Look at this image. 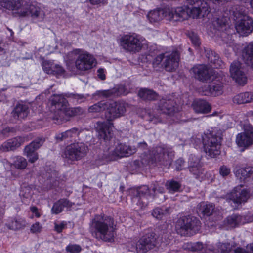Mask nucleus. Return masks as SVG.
Masks as SVG:
<instances>
[{
	"instance_id": "423d86ee",
	"label": "nucleus",
	"mask_w": 253,
	"mask_h": 253,
	"mask_svg": "<svg viewBox=\"0 0 253 253\" xmlns=\"http://www.w3.org/2000/svg\"><path fill=\"white\" fill-rule=\"evenodd\" d=\"M151 188V191L148 186L144 185L139 189L132 190L133 201L137 202V204H140L142 207H145L147 205L149 199L155 198L156 191L162 194L165 191L164 188L159 186L157 182L152 184Z\"/></svg>"
},
{
	"instance_id": "0e129e2a",
	"label": "nucleus",
	"mask_w": 253,
	"mask_h": 253,
	"mask_svg": "<svg viewBox=\"0 0 253 253\" xmlns=\"http://www.w3.org/2000/svg\"><path fill=\"white\" fill-rule=\"evenodd\" d=\"M113 94V92L111 90H102L99 91L97 93V94L105 97H108L111 96Z\"/></svg>"
},
{
	"instance_id": "cd10ccee",
	"label": "nucleus",
	"mask_w": 253,
	"mask_h": 253,
	"mask_svg": "<svg viewBox=\"0 0 253 253\" xmlns=\"http://www.w3.org/2000/svg\"><path fill=\"white\" fill-rule=\"evenodd\" d=\"M234 173L241 182L253 180V167L238 169L235 170Z\"/></svg>"
},
{
	"instance_id": "39448f33",
	"label": "nucleus",
	"mask_w": 253,
	"mask_h": 253,
	"mask_svg": "<svg viewBox=\"0 0 253 253\" xmlns=\"http://www.w3.org/2000/svg\"><path fill=\"white\" fill-rule=\"evenodd\" d=\"M179 53L177 50L157 55L153 60L154 67H162L168 72L174 71L178 66Z\"/></svg>"
},
{
	"instance_id": "f8f14e48",
	"label": "nucleus",
	"mask_w": 253,
	"mask_h": 253,
	"mask_svg": "<svg viewBox=\"0 0 253 253\" xmlns=\"http://www.w3.org/2000/svg\"><path fill=\"white\" fill-rule=\"evenodd\" d=\"M172 148L165 145L157 146L150 152L149 159L152 163L160 162L163 165L170 163L174 157Z\"/></svg>"
},
{
	"instance_id": "a18cd8bd",
	"label": "nucleus",
	"mask_w": 253,
	"mask_h": 253,
	"mask_svg": "<svg viewBox=\"0 0 253 253\" xmlns=\"http://www.w3.org/2000/svg\"><path fill=\"white\" fill-rule=\"evenodd\" d=\"M166 186L170 193L179 192L181 187L179 182L173 180L168 181Z\"/></svg>"
},
{
	"instance_id": "13d9d810",
	"label": "nucleus",
	"mask_w": 253,
	"mask_h": 253,
	"mask_svg": "<svg viewBox=\"0 0 253 253\" xmlns=\"http://www.w3.org/2000/svg\"><path fill=\"white\" fill-rule=\"evenodd\" d=\"M66 223L64 221H62L59 223L55 222L54 223V229L58 233H60L64 229L66 226Z\"/></svg>"
},
{
	"instance_id": "aec40b11",
	"label": "nucleus",
	"mask_w": 253,
	"mask_h": 253,
	"mask_svg": "<svg viewBox=\"0 0 253 253\" xmlns=\"http://www.w3.org/2000/svg\"><path fill=\"white\" fill-rule=\"evenodd\" d=\"M242 185L235 187L228 196V199L237 205L246 202L249 198L250 192L246 189H242Z\"/></svg>"
},
{
	"instance_id": "8fccbe9b",
	"label": "nucleus",
	"mask_w": 253,
	"mask_h": 253,
	"mask_svg": "<svg viewBox=\"0 0 253 253\" xmlns=\"http://www.w3.org/2000/svg\"><path fill=\"white\" fill-rule=\"evenodd\" d=\"M187 35L192 44L195 47H198L200 44V42L199 37L197 34L192 31H190L188 32Z\"/></svg>"
},
{
	"instance_id": "bb28decb",
	"label": "nucleus",
	"mask_w": 253,
	"mask_h": 253,
	"mask_svg": "<svg viewBox=\"0 0 253 253\" xmlns=\"http://www.w3.org/2000/svg\"><path fill=\"white\" fill-rule=\"evenodd\" d=\"M28 140L27 137L25 136L12 138L3 142L1 145L0 149L3 152L14 151Z\"/></svg>"
},
{
	"instance_id": "338daca9",
	"label": "nucleus",
	"mask_w": 253,
	"mask_h": 253,
	"mask_svg": "<svg viewBox=\"0 0 253 253\" xmlns=\"http://www.w3.org/2000/svg\"><path fill=\"white\" fill-rule=\"evenodd\" d=\"M42 227L39 222H36L33 224V233L40 232L41 231Z\"/></svg>"
},
{
	"instance_id": "5701e85b",
	"label": "nucleus",
	"mask_w": 253,
	"mask_h": 253,
	"mask_svg": "<svg viewBox=\"0 0 253 253\" xmlns=\"http://www.w3.org/2000/svg\"><path fill=\"white\" fill-rule=\"evenodd\" d=\"M205 95L217 96L223 92V84L219 81H215L210 84L204 85L201 88Z\"/></svg>"
},
{
	"instance_id": "f704fd0d",
	"label": "nucleus",
	"mask_w": 253,
	"mask_h": 253,
	"mask_svg": "<svg viewBox=\"0 0 253 253\" xmlns=\"http://www.w3.org/2000/svg\"><path fill=\"white\" fill-rule=\"evenodd\" d=\"M79 134L80 132L77 128H73L64 132L57 134L55 136V138L57 142H60L63 140L68 141V140L72 141L73 139H74Z\"/></svg>"
},
{
	"instance_id": "412c9836",
	"label": "nucleus",
	"mask_w": 253,
	"mask_h": 253,
	"mask_svg": "<svg viewBox=\"0 0 253 253\" xmlns=\"http://www.w3.org/2000/svg\"><path fill=\"white\" fill-rule=\"evenodd\" d=\"M42 175V177L45 179V182L47 185H49V188L57 185L58 172L54 166L46 165Z\"/></svg>"
},
{
	"instance_id": "49530a36",
	"label": "nucleus",
	"mask_w": 253,
	"mask_h": 253,
	"mask_svg": "<svg viewBox=\"0 0 253 253\" xmlns=\"http://www.w3.org/2000/svg\"><path fill=\"white\" fill-rule=\"evenodd\" d=\"M197 164V162L195 163V164L191 163V166H189L188 167L190 173L192 174L196 178H198L203 174L204 171L202 166H196Z\"/></svg>"
},
{
	"instance_id": "3c124183",
	"label": "nucleus",
	"mask_w": 253,
	"mask_h": 253,
	"mask_svg": "<svg viewBox=\"0 0 253 253\" xmlns=\"http://www.w3.org/2000/svg\"><path fill=\"white\" fill-rule=\"evenodd\" d=\"M44 142L42 137H37L33 140V151L36 150L41 147Z\"/></svg>"
},
{
	"instance_id": "774afa93",
	"label": "nucleus",
	"mask_w": 253,
	"mask_h": 253,
	"mask_svg": "<svg viewBox=\"0 0 253 253\" xmlns=\"http://www.w3.org/2000/svg\"><path fill=\"white\" fill-rule=\"evenodd\" d=\"M97 72L98 73V76L99 78L102 80H104L105 79V75L104 74L103 69L100 68L98 70Z\"/></svg>"
},
{
	"instance_id": "79ce46f5",
	"label": "nucleus",
	"mask_w": 253,
	"mask_h": 253,
	"mask_svg": "<svg viewBox=\"0 0 253 253\" xmlns=\"http://www.w3.org/2000/svg\"><path fill=\"white\" fill-rule=\"evenodd\" d=\"M171 212V210L170 207H162L161 208H155L152 212V215L158 219H161L162 217L167 215L169 214Z\"/></svg>"
},
{
	"instance_id": "9d476101",
	"label": "nucleus",
	"mask_w": 253,
	"mask_h": 253,
	"mask_svg": "<svg viewBox=\"0 0 253 253\" xmlns=\"http://www.w3.org/2000/svg\"><path fill=\"white\" fill-rule=\"evenodd\" d=\"M136 152V148L125 143H117L114 146L106 147L104 149L102 157L112 160L115 157H128Z\"/></svg>"
},
{
	"instance_id": "603ef678",
	"label": "nucleus",
	"mask_w": 253,
	"mask_h": 253,
	"mask_svg": "<svg viewBox=\"0 0 253 253\" xmlns=\"http://www.w3.org/2000/svg\"><path fill=\"white\" fill-rule=\"evenodd\" d=\"M66 251L71 253H79L82 248L80 246L76 244H70L66 248Z\"/></svg>"
},
{
	"instance_id": "69168bd1",
	"label": "nucleus",
	"mask_w": 253,
	"mask_h": 253,
	"mask_svg": "<svg viewBox=\"0 0 253 253\" xmlns=\"http://www.w3.org/2000/svg\"><path fill=\"white\" fill-rule=\"evenodd\" d=\"M127 93L124 86L120 85L117 88V95H126Z\"/></svg>"
},
{
	"instance_id": "a211bd4d",
	"label": "nucleus",
	"mask_w": 253,
	"mask_h": 253,
	"mask_svg": "<svg viewBox=\"0 0 253 253\" xmlns=\"http://www.w3.org/2000/svg\"><path fill=\"white\" fill-rule=\"evenodd\" d=\"M206 247L218 253H241V247H237L236 243L234 242H218L216 244L215 247L211 246Z\"/></svg>"
},
{
	"instance_id": "393cba45",
	"label": "nucleus",
	"mask_w": 253,
	"mask_h": 253,
	"mask_svg": "<svg viewBox=\"0 0 253 253\" xmlns=\"http://www.w3.org/2000/svg\"><path fill=\"white\" fill-rule=\"evenodd\" d=\"M169 12L168 14V19L174 21H182L189 17V8L186 6L178 7L175 8L167 7Z\"/></svg>"
},
{
	"instance_id": "5fc2aeb1",
	"label": "nucleus",
	"mask_w": 253,
	"mask_h": 253,
	"mask_svg": "<svg viewBox=\"0 0 253 253\" xmlns=\"http://www.w3.org/2000/svg\"><path fill=\"white\" fill-rule=\"evenodd\" d=\"M187 246L195 251H200L204 248V245L201 242H197L192 245L188 244Z\"/></svg>"
},
{
	"instance_id": "a878e982",
	"label": "nucleus",
	"mask_w": 253,
	"mask_h": 253,
	"mask_svg": "<svg viewBox=\"0 0 253 253\" xmlns=\"http://www.w3.org/2000/svg\"><path fill=\"white\" fill-rule=\"evenodd\" d=\"M159 109L162 113L173 116L176 114L179 111L176 102L171 99L167 100L163 99L161 100L159 104Z\"/></svg>"
},
{
	"instance_id": "4c0bfd02",
	"label": "nucleus",
	"mask_w": 253,
	"mask_h": 253,
	"mask_svg": "<svg viewBox=\"0 0 253 253\" xmlns=\"http://www.w3.org/2000/svg\"><path fill=\"white\" fill-rule=\"evenodd\" d=\"M43 7L40 3H35L33 4V20H37L38 21H42L45 17V13Z\"/></svg>"
},
{
	"instance_id": "dca6fc26",
	"label": "nucleus",
	"mask_w": 253,
	"mask_h": 253,
	"mask_svg": "<svg viewBox=\"0 0 253 253\" xmlns=\"http://www.w3.org/2000/svg\"><path fill=\"white\" fill-rule=\"evenodd\" d=\"M196 79L203 83H207L212 80L213 71L209 66L200 64L195 66L191 70Z\"/></svg>"
},
{
	"instance_id": "6e6552de",
	"label": "nucleus",
	"mask_w": 253,
	"mask_h": 253,
	"mask_svg": "<svg viewBox=\"0 0 253 253\" xmlns=\"http://www.w3.org/2000/svg\"><path fill=\"white\" fill-rule=\"evenodd\" d=\"M68 55L75 56V67L82 71L92 69L96 63V60L92 54L82 49H75Z\"/></svg>"
},
{
	"instance_id": "bf43d9fd",
	"label": "nucleus",
	"mask_w": 253,
	"mask_h": 253,
	"mask_svg": "<svg viewBox=\"0 0 253 253\" xmlns=\"http://www.w3.org/2000/svg\"><path fill=\"white\" fill-rule=\"evenodd\" d=\"M197 162L198 164L196 165V166L201 165L200 163V158L194 155H191L189 159V166H191V163L195 164V163H196Z\"/></svg>"
},
{
	"instance_id": "ddd939ff",
	"label": "nucleus",
	"mask_w": 253,
	"mask_h": 253,
	"mask_svg": "<svg viewBox=\"0 0 253 253\" xmlns=\"http://www.w3.org/2000/svg\"><path fill=\"white\" fill-rule=\"evenodd\" d=\"M87 150V147L83 143L72 144L66 148L63 157L71 161L78 160L86 155Z\"/></svg>"
},
{
	"instance_id": "9b49d317",
	"label": "nucleus",
	"mask_w": 253,
	"mask_h": 253,
	"mask_svg": "<svg viewBox=\"0 0 253 253\" xmlns=\"http://www.w3.org/2000/svg\"><path fill=\"white\" fill-rule=\"evenodd\" d=\"M176 228L181 235L189 236L200 230V221L194 216H183L178 220Z\"/></svg>"
},
{
	"instance_id": "37998d69",
	"label": "nucleus",
	"mask_w": 253,
	"mask_h": 253,
	"mask_svg": "<svg viewBox=\"0 0 253 253\" xmlns=\"http://www.w3.org/2000/svg\"><path fill=\"white\" fill-rule=\"evenodd\" d=\"M234 103L240 104L247 103L251 101L250 92H245L235 95L233 98Z\"/></svg>"
},
{
	"instance_id": "4be33fe9",
	"label": "nucleus",
	"mask_w": 253,
	"mask_h": 253,
	"mask_svg": "<svg viewBox=\"0 0 253 253\" xmlns=\"http://www.w3.org/2000/svg\"><path fill=\"white\" fill-rule=\"evenodd\" d=\"M237 32L242 36H247L250 34L253 29V20L249 16H245L235 23Z\"/></svg>"
},
{
	"instance_id": "2f4dec72",
	"label": "nucleus",
	"mask_w": 253,
	"mask_h": 253,
	"mask_svg": "<svg viewBox=\"0 0 253 253\" xmlns=\"http://www.w3.org/2000/svg\"><path fill=\"white\" fill-rule=\"evenodd\" d=\"M5 225L9 229L17 230L24 228L26 225V222L24 219L20 217H10Z\"/></svg>"
},
{
	"instance_id": "20e7f679",
	"label": "nucleus",
	"mask_w": 253,
	"mask_h": 253,
	"mask_svg": "<svg viewBox=\"0 0 253 253\" xmlns=\"http://www.w3.org/2000/svg\"><path fill=\"white\" fill-rule=\"evenodd\" d=\"M0 5L11 11L15 17H25L31 13L30 0H0Z\"/></svg>"
},
{
	"instance_id": "09e8293b",
	"label": "nucleus",
	"mask_w": 253,
	"mask_h": 253,
	"mask_svg": "<svg viewBox=\"0 0 253 253\" xmlns=\"http://www.w3.org/2000/svg\"><path fill=\"white\" fill-rule=\"evenodd\" d=\"M55 63L51 61L45 60L43 61L42 66L43 71L47 74H51L53 73Z\"/></svg>"
},
{
	"instance_id": "0eeeda50",
	"label": "nucleus",
	"mask_w": 253,
	"mask_h": 253,
	"mask_svg": "<svg viewBox=\"0 0 253 253\" xmlns=\"http://www.w3.org/2000/svg\"><path fill=\"white\" fill-rule=\"evenodd\" d=\"M221 136L215 130L204 134L202 142L205 152L211 157L214 158L220 153Z\"/></svg>"
},
{
	"instance_id": "ea45409f",
	"label": "nucleus",
	"mask_w": 253,
	"mask_h": 253,
	"mask_svg": "<svg viewBox=\"0 0 253 253\" xmlns=\"http://www.w3.org/2000/svg\"><path fill=\"white\" fill-rule=\"evenodd\" d=\"M247 9L246 7L241 5H236L233 8L232 10V15L235 21H238L241 19L244 18L245 16H249L247 14Z\"/></svg>"
},
{
	"instance_id": "a19ab883",
	"label": "nucleus",
	"mask_w": 253,
	"mask_h": 253,
	"mask_svg": "<svg viewBox=\"0 0 253 253\" xmlns=\"http://www.w3.org/2000/svg\"><path fill=\"white\" fill-rule=\"evenodd\" d=\"M199 210L204 215L210 216L215 211V206L212 203H201L199 205Z\"/></svg>"
},
{
	"instance_id": "052dcab7",
	"label": "nucleus",
	"mask_w": 253,
	"mask_h": 253,
	"mask_svg": "<svg viewBox=\"0 0 253 253\" xmlns=\"http://www.w3.org/2000/svg\"><path fill=\"white\" fill-rule=\"evenodd\" d=\"M161 240L162 242L164 244L168 245L170 243V241L172 240V237L171 236L169 235V234L166 233L162 235Z\"/></svg>"
},
{
	"instance_id": "2eb2a0df",
	"label": "nucleus",
	"mask_w": 253,
	"mask_h": 253,
	"mask_svg": "<svg viewBox=\"0 0 253 253\" xmlns=\"http://www.w3.org/2000/svg\"><path fill=\"white\" fill-rule=\"evenodd\" d=\"M245 71L243 64L238 61H234L230 67L231 77L240 85H244L247 83V77Z\"/></svg>"
},
{
	"instance_id": "e433bc0d",
	"label": "nucleus",
	"mask_w": 253,
	"mask_h": 253,
	"mask_svg": "<svg viewBox=\"0 0 253 253\" xmlns=\"http://www.w3.org/2000/svg\"><path fill=\"white\" fill-rule=\"evenodd\" d=\"M205 52L206 56L208 61L213 64L214 68H219L222 67L223 63L216 53L211 49L205 50Z\"/></svg>"
},
{
	"instance_id": "e2e57ef3",
	"label": "nucleus",
	"mask_w": 253,
	"mask_h": 253,
	"mask_svg": "<svg viewBox=\"0 0 253 253\" xmlns=\"http://www.w3.org/2000/svg\"><path fill=\"white\" fill-rule=\"evenodd\" d=\"M184 161L182 158H179L175 161L176 169L177 170H180L184 165Z\"/></svg>"
},
{
	"instance_id": "c9c22d12",
	"label": "nucleus",
	"mask_w": 253,
	"mask_h": 253,
	"mask_svg": "<svg viewBox=\"0 0 253 253\" xmlns=\"http://www.w3.org/2000/svg\"><path fill=\"white\" fill-rule=\"evenodd\" d=\"M13 116L16 119H24L28 113V107L25 104L18 103L12 111Z\"/></svg>"
},
{
	"instance_id": "473e14b6",
	"label": "nucleus",
	"mask_w": 253,
	"mask_h": 253,
	"mask_svg": "<svg viewBox=\"0 0 253 253\" xmlns=\"http://www.w3.org/2000/svg\"><path fill=\"white\" fill-rule=\"evenodd\" d=\"M193 110L197 113L206 114L211 110V106L206 100L199 99L194 101L192 104Z\"/></svg>"
},
{
	"instance_id": "4468645a",
	"label": "nucleus",
	"mask_w": 253,
	"mask_h": 253,
	"mask_svg": "<svg viewBox=\"0 0 253 253\" xmlns=\"http://www.w3.org/2000/svg\"><path fill=\"white\" fill-rule=\"evenodd\" d=\"M228 21L227 17H221L214 20L212 21V24L215 29L222 32L221 38L222 41L229 46L231 47L233 44L231 40L232 35L228 32H225L229 27Z\"/></svg>"
},
{
	"instance_id": "864d4df0",
	"label": "nucleus",
	"mask_w": 253,
	"mask_h": 253,
	"mask_svg": "<svg viewBox=\"0 0 253 253\" xmlns=\"http://www.w3.org/2000/svg\"><path fill=\"white\" fill-rule=\"evenodd\" d=\"M219 172L221 176L226 177L229 175L231 170L227 166L223 165L220 167Z\"/></svg>"
},
{
	"instance_id": "c85d7f7f",
	"label": "nucleus",
	"mask_w": 253,
	"mask_h": 253,
	"mask_svg": "<svg viewBox=\"0 0 253 253\" xmlns=\"http://www.w3.org/2000/svg\"><path fill=\"white\" fill-rule=\"evenodd\" d=\"M169 12L167 7L163 8H159L150 11L147 14V18L151 23L158 22L164 18H167L168 19V14Z\"/></svg>"
},
{
	"instance_id": "de8ad7c7",
	"label": "nucleus",
	"mask_w": 253,
	"mask_h": 253,
	"mask_svg": "<svg viewBox=\"0 0 253 253\" xmlns=\"http://www.w3.org/2000/svg\"><path fill=\"white\" fill-rule=\"evenodd\" d=\"M108 106V103L100 101L88 108V111L91 113L100 112L104 111Z\"/></svg>"
},
{
	"instance_id": "6e6d98bb",
	"label": "nucleus",
	"mask_w": 253,
	"mask_h": 253,
	"mask_svg": "<svg viewBox=\"0 0 253 253\" xmlns=\"http://www.w3.org/2000/svg\"><path fill=\"white\" fill-rule=\"evenodd\" d=\"M64 72V70L62 66H60L59 65L55 64L54 69L53 70V73H51V74H53L56 76H59L62 75Z\"/></svg>"
},
{
	"instance_id": "680f3d73",
	"label": "nucleus",
	"mask_w": 253,
	"mask_h": 253,
	"mask_svg": "<svg viewBox=\"0 0 253 253\" xmlns=\"http://www.w3.org/2000/svg\"><path fill=\"white\" fill-rule=\"evenodd\" d=\"M241 253H253V243L248 244L246 249L241 247Z\"/></svg>"
},
{
	"instance_id": "f3484780",
	"label": "nucleus",
	"mask_w": 253,
	"mask_h": 253,
	"mask_svg": "<svg viewBox=\"0 0 253 253\" xmlns=\"http://www.w3.org/2000/svg\"><path fill=\"white\" fill-rule=\"evenodd\" d=\"M187 3L192 5L191 9L189 8V16L193 18H198L200 14L204 13V16L209 12V6L207 3L203 0H185Z\"/></svg>"
},
{
	"instance_id": "1a4fd4ad",
	"label": "nucleus",
	"mask_w": 253,
	"mask_h": 253,
	"mask_svg": "<svg viewBox=\"0 0 253 253\" xmlns=\"http://www.w3.org/2000/svg\"><path fill=\"white\" fill-rule=\"evenodd\" d=\"M145 39L135 33L123 35L120 39V45L126 52L136 53L140 52L144 45Z\"/></svg>"
},
{
	"instance_id": "b1692460",
	"label": "nucleus",
	"mask_w": 253,
	"mask_h": 253,
	"mask_svg": "<svg viewBox=\"0 0 253 253\" xmlns=\"http://www.w3.org/2000/svg\"><path fill=\"white\" fill-rule=\"evenodd\" d=\"M253 142V127L249 126L244 132L236 136V142L239 147L246 148L252 144Z\"/></svg>"
},
{
	"instance_id": "7ed1b4c3",
	"label": "nucleus",
	"mask_w": 253,
	"mask_h": 253,
	"mask_svg": "<svg viewBox=\"0 0 253 253\" xmlns=\"http://www.w3.org/2000/svg\"><path fill=\"white\" fill-rule=\"evenodd\" d=\"M115 225L113 218L104 215H95L89 223V231L98 240L111 241L115 235Z\"/></svg>"
},
{
	"instance_id": "7c9ffc66",
	"label": "nucleus",
	"mask_w": 253,
	"mask_h": 253,
	"mask_svg": "<svg viewBox=\"0 0 253 253\" xmlns=\"http://www.w3.org/2000/svg\"><path fill=\"white\" fill-rule=\"evenodd\" d=\"M74 203L66 198L60 199L54 203L51 209L52 214H57L61 213L64 208H70Z\"/></svg>"
},
{
	"instance_id": "f03ea898",
	"label": "nucleus",
	"mask_w": 253,
	"mask_h": 253,
	"mask_svg": "<svg viewBox=\"0 0 253 253\" xmlns=\"http://www.w3.org/2000/svg\"><path fill=\"white\" fill-rule=\"evenodd\" d=\"M71 98L78 103L84 101L86 97L83 94L67 93L63 94L54 95L52 98V104L58 110L56 114L52 117L55 123L60 124L64 119V114L69 116H75L83 114L84 110L80 107L67 108L68 101L65 97Z\"/></svg>"
},
{
	"instance_id": "c03bdc74",
	"label": "nucleus",
	"mask_w": 253,
	"mask_h": 253,
	"mask_svg": "<svg viewBox=\"0 0 253 253\" xmlns=\"http://www.w3.org/2000/svg\"><path fill=\"white\" fill-rule=\"evenodd\" d=\"M12 165L17 169H23L27 167V162L24 158L21 156H16L13 158Z\"/></svg>"
},
{
	"instance_id": "58836bf2",
	"label": "nucleus",
	"mask_w": 253,
	"mask_h": 253,
	"mask_svg": "<svg viewBox=\"0 0 253 253\" xmlns=\"http://www.w3.org/2000/svg\"><path fill=\"white\" fill-rule=\"evenodd\" d=\"M138 95L145 100H154L158 98V94L155 91L145 88L139 90Z\"/></svg>"
},
{
	"instance_id": "4d7b16f0",
	"label": "nucleus",
	"mask_w": 253,
	"mask_h": 253,
	"mask_svg": "<svg viewBox=\"0 0 253 253\" xmlns=\"http://www.w3.org/2000/svg\"><path fill=\"white\" fill-rule=\"evenodd\" d=\"M24 154L29 158L30 162H32V142L25 147Z\"/></svg>"
},
{
	"instance_id": "c756f323",
	"label": "nucleus",
	"mask_w": 253,
	"mask_h": 253,
	"mask_svg": "<svg viewBox=\"0 0 253 253\" xmlns=\"http://www.w3.org/2000/svg\"><path fill=\"white\" fill-rule=\"evenodd\" d=\"M247 223L246 216L232 214L228 216L224 221V225L228 228H235L240 224Z\"/></svg>"
},
{
	"instance_id": "6ab92c4d",
	"label": "nucleus",
	"mask_w": 253,
	"mask_h": 253,
	"mask_svg": "<svg viewBox=\"0 0 253 253\" xmlns=\"http://www.w3.org/2000/svg\"><path fill=\"white\" fill-rule=\"evenodd\" d=\"M156 238L152 234L143 236L136 243L134 248L137 253H145L155 246Z\"/></svg>"
},
{
	"instance_id": "f257e3e1",
	"label": "nucleus",
	"mask_w": 253,
	"mask_h": 253,
	"mask_svg": "<svg viewBox=\"0 0 253 253\" xmlns=\"http://www.w3.org/2000/svg\"><path fill=\"white\" fill-rule=\"evenodd\" d=\"M127 106V103L122 101L108 103L105 112L106 121L98 122L96 124V129L99 139H102L104 142H106L107 140L112 137L113 126L112 121L123 116L126 112Z\"/></svg>"
},
{
	"instance_id": "72a5a7b5",
	"label": "nucleus",
	"mask_w": 253,
	"mask_h": 253,
	"mask_svg": "<svg viewBox=\"0 0 253 253\" xmlns=\"http://www.w3.org/2000/svg\"><path fill=\"white\" fill-rule=\"evenodd\" d=\"M242 59L247 65L253 69V43L248 44L242 50Z\"/></svg>"
}]
</instances>
